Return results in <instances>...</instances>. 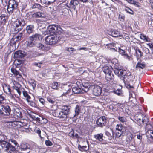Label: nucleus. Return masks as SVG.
<instances>
[{"instance_id":"nucleus-46","label":"nucleus","mask_w":153,"mask_h":153,"mask_svg":"<svg viewBox=\"0 0 153 153\" xmlns=\"http://www.w3.org/2000/svg\"><path fill=\"white\" fill-rule=\"evenodd\" d=\"M123 57L124 58L129 61L133 59L132 56H130L128 55L127 53L123 56Z\"/></svg>"},{"instance_id":"nucleus-37","label":"nucleus","mask_w":153,"mask_h":153,"mask_svg":"<svg viewBox=\"0 0 153 153\" xmlns=\"http://www.w3.org/2000/svg\"><path fill=\"white\" fill-rule=\"evenodd\" d=\"M6 22L5 17L1 15L0 16V25H4Z\"/></svg>"},{"instance_id":"nucleus-25","label":"nucleus","mask_w":153,"mask_h":153,"mask_svg":"<svg viewBox=\"0 0 153 153\" xmlns=\"http://www.w3.org/2000/svg\"><path fill=\"white\" fill-rule=\"evenodd\" d=\"M34 27L33 25H29L27 26L26 30L27 33L29 34L32 33L34 32Z\"/></svg>"},{"instance_id":"nucleus-60","label":"nucleus","mask_w":153,"mask_h":153,"mask_svg":"<svg viewBox=\"0 0 153 153\" xmlns=\"http://www.w3.org/2000/svg\"><path fill=\"white\" fill-rule=\"evenodd\" d=\"M67 51H75V50H74V49L72 47L67 48Z\"/></svg>"},{"instance_id":"nucleus-4","label":"nucleus","mask_w":153,"mask_h":153,"mask_svg":"<svg viewBox=\"0 0 153 153\" xmlns=\"http://www.w3.org/2000/svg\"><path fill=\"white\" fill-rule=\"evenodd\" d=\"M60 36H48L45 38V42L46 44L52 45L55 44L60 40Z\"/></svg>"},{"instance_id":"nucleus-59","label":"nucleus","mask_w":153,"mask_h":153,"mask_svg":"<svg viewBox=\"0 0 153 153\" xmlns=\"http://www.w3.org/2000/svg\"><path fill=\"white\" fill-rule=\"evenodd\" d=\"M135 6L138 7H140L141 4L139 2L135 1L134 4Z\"/></svg>"},{"instance_id":"nucleus-53","label":"nucleus","mask_w":153,"mask_h":153,"mask_svg":"<svg viewBox=\"0 0 153 153\" xmlns=\"http://www.w3.org/2000/svg\"><path fill=\"white\" fill-rule=\"evenodd\" d=\"M118 109H123V104L120 103H117V105Z\"/></svg>"},{"instance_id":"nucleus-17","label":"nucleus","mask_w":153,"mask_h":153,"mask_svg":"<svg viewBox=\"0 0 153 153\" xmlns=\"http://www.w3.org/2000/svg\"><path fill=\"white\" fill-rule=\"evenodd\" d=\"M131 131H125V134L126 136V139L127 141L129 142L131 141L134 137Z\"/></svg>"},{"instance_id":"nucleus-52","label":"nucleus","mask_w":153,"mask_h":153,"mask_svg":"<svg viewBox=\"0 0 153 153\" xmlns=\"http://www.w3.org/2000/svg\"><path fill=\"white\" fill-rule=\"evenodd\" d=\"M45 144L47 146H51L53 145L52 142L49 140H46L45 141Z\"/></svg>"},{"instance_id":"nucleus-23","label":"nucleus","mask_w":153,"mask_h":153,"mask_svg":"<svg viewBox=\"0 0 153 153\" xmlns=\"http://www.w3.org/2000/svg\"><path fill=\"white\" fill-rule=\"evenodd\" d=\"M102 69L105 74H107L112 73V70L113 69V68L111 66L109 67L106 65H105L102 68Z\"/></svg>"},{"instance_id":"nucleus-29","label":"nucleus","mask_w":153,"mask_h":153,"mask_svg":"<svg viewBox=\"0 0 153 153\" xmlns=\"http://www.w3.org/2000/svg\"><path fill=\"white\" fill-rule=\"evenodd\" d=\"M105 77L106 79L108 81L112 80L114 79V76L112 74V72L105 74Z\"/></svg>"},{"instance_id":"nucleus-42","label":"nucleus","mask_w":153,"mask_h":153,"mask_svg":"<svg viewBox=\"0 0 153 153\" xmlns=\"http://www.w3.org/2000/svg\"><path fill=\"white\" fill-rule=\"evenodd\" d=\"M23 94L24 96L26 98V100L28 102H30L29 100L31 98L30 96L28 95L27 92L26 91H23Z\"/></svg>"},{"instance_id":"nucleus-30","label":"nucleus","mask_w":153,"mask_h":153,"mask_svg":"<svg viewBox=\"0 0 153 153\" xmlns=\"http://www.w3.org/2000/svg\"><path fill=\"white\" fill-rule=\"evenodd\" d=\"M70 107L69 105H63L62 107L61 110L68 115L70 111Z\"/></svg>"},{"instance_id":"nucleus-20","label":"nucleus","mask_w":153,"mask_h":153,"mask_svg":"<svg viewBox=\"0 0 153 153\" xmlns=\"http://www.w3.org/2000/svg\"><path fill=\"white\" fill-rule=\"evenodd\" d=\"M113 85H112V86H111V88H110V87L109 86H108V89H112L113 90L111 91L112 92H113L114 94H117L118 95H120L122 94V87H121V88H117L116 90L114 88H113Z\"/></svg>"},{"instance_id":"nucleus-31","label":"nucleus","mask_w":153,"mask_h":153,"mask_svg":"<svg viewBox=\"0 0 153 153\" xmlns=\"http://www.w3.org/2000/svg\"><path fill=\"white\" fill-rule=\"evenodd\" d=\"M140 39L145 42H150V39L146 35L143 34H141L140 35Z\"/></svg>"},{"instance_id":"nucleus-48","label":"nucleus","mask_w":153,"mask_h":153,"mask_svg":"<svg viewBox=\"0 0 153 153\" xmlns=\"http://www.w3.org/2000/svg\"><path fill=\"white\" fill-rule=\"evenodd\" d=\"M22 127L21 128V129L22 131H25L26 132H28L29 131V127H27V126H21Z\"/></svg>"},{"instance_id":"nucleus-19","label":"nucleus","mask_w":153,"mask_h":153,"mask_svg":"<svg viewBox=\"0 0 153 153\" xmlns=\"http://www.w3.org/2000/svg\"><path fill=\"white\" fill-rule=\"evenodd\" d=\"M108 34L114 37H118L122 36L120 32L116 30H113L109 32Z\"/></svg>"},{"instance_id":"nucleus-3","label":"nucleus","mask_w":153,"mask_h":153,"mask_svg":"<svg viewBox=\"0 0 153 153\" xmlns=\"http://www.w3.org/2000/svg\"><path fill=\"white\" fill-rule=\"evenodd\" d=\"M25 24L24 19H17L13 24V30L15 33H18L22 29Z\"/></svg>"},{"instance_id":"nucleus-16","label":"nucleus","mask_w":153,"mask_h":153,"mask_svg":"<svg viewBox=\"0 0 153 153\" xmlns=\"http://www.w3.org/2000/svg\"><path fill=\"white\" fill-rule=\"evenodd\" d=\"M134 48L135 51V55L136 56L137 60H138L143 56V53L137 47L135 46Z\"/></svg>"},{"instance_id":"nucleus-61","label":"nucleus","mask_w":153,"mask_h":153,"mask_svg":"<svg viewBox=\"0 0 153 153\" xmlns=\"http://www.w3.org/2000/svg\"><path fill=\"white\" fill-rule=\"evenodd\" d=\"M39 100L42 104H44L45 100L44 99L42 98H39Z\"/></svg>"},{"instance_id":"nucleus-27","label":"nucleus","mask_w":153,"mask_h":153,"mask_svg":"<svg viewBox=\"0 0 153 153\" xmlns=\"http://www.w3.org/2000/svg\"><path fill=\"white\" fill-rule=\"evenodd\" d=\"M146 67V64L144 62H143L141 59H140L138 61L136 66V68H140L141 69H144Z\"/></svg>"},{"instance_id":"nucleus-21","label":"nucleus","mask_w":153,"mask_h":153,"mask_svg":"<svg viewBox=\"0 0 153 153\" xmlns=\"http://www.w3.org/2000/svg\"><path fill=\"white\" fill-rule=\"evenodd\" d=\"M116 44L114 42H111L106 44V46L111 51L117 52V48L116 47Z\"/></svg>"},{"instance_id":"nucleus-62","label":"nucleus","mask_w":153,"mask_h":153,"mask_svg":"<svg viewBox=\"0 0 153 153\" xmlns=\"http://www.w3.org/2000/svg\"><path fill=\"white\" fill-rule=\"evenodd\" d=\"M30 84L32 87V88L34 89V88L36 87V84L35 82V81H32L31 83Z\"/></svg>"},{"instance_id":"nucleus-39","label":"nucleus","mask_w":153,"mask_h":153,"mask_svg":"<svg viewBox=\"0 0 153 153\" xmlns=\"http://www.w3.org/2000/svg\"><path fill=\"white\" fill-rule=\"evenodd\" d=\"M78 149L79 150L81 151H87L88 149V148H87L86 146H81L80 145H78Z\"/></svg>"},{"instance_id":"nucleus-64","label":"nucleus","mask_w":153,"mask_h":153,"mask_svg":"<svg viewBox=\"0 0 153 153\" xmlns=\"http://www.w3.org/2000/svg\"><path fill=\"white\" fill-rule=\"evenodd\" d=\"M44 48V45L40 43L39 44V48L41 49H43Z\"/></svg>"},{"instance_id":"nucleus-40","label":"nucleus","mask_w":153,"mask_h":153,"mask_svg":"<svg viewBox=\"0 0 153 153\" xmlns=\"http://www.w3.org/2000/svg\"><path fill=\"white\" fill-rule=\"evenodd\" d=\"M51 0H40V2L42 5L45 4V5H49L53 3L51 2Z\"/></svg>"},{"instance_id":"nucleus-51","label":"nucleus","mask_w":153,"mask_h":153,"mask_svg":"<svg viewBox=\"0 0 153 153\" xmlns=\"http://www.w3.org/2000/svg\"><path fill=\"white\" fill-rule=\"evenodd\" d=\"M35 45L33 41L30 40V42H28L27 44V46L29 47H31Z\"/></svg>"},{"instance_id":"nucleus-47","label":"nucleus","mask_w":153,"mask_h":153,"mask_svg":"<svg viewBox=\"0 0 153 153\" xmlns=\"http://www.w3.org/2000/svg\"><path fill=\"white\" fill-rule=\"evenodd\" d=\"M118 18L120 21L123 22L124 21L125 19V16L124 14L120 13L119 14Z\"/></svg>"},{"instance_id":"nucleus-36","label":"nucleus","mask_w":153,"mask_h":153,"mask_svg":"<svg viewBox=\"0 0 153 153\" xmlns=\"http://www.w3.org/2000/svg\"><path fill=\"white\" fill-rule=\"evenodd\" d=\"M11 70L12 72L18 77L19 78L21 77V75L14 68H12Z\"/></svg>"},{"instance_id":"nucleus-34","label":"nucleus","mask_w":153,"mask_h":153,"mask_svg":"<svg viewBox=\"0 0 153 153\" xmlns=\"http://www.w3.org/2000/svg\"><path fill=\"white\" fill-rule=\"evenodd\" d=\"M27 144L22 143L21 145V151L28 150L27 152H29V147L27 145Z\"/></svg>"},{"instance_id":"nucleus-49","label":"nucleus","mask_w":153,"mask_h":153,"mask_svg":"<svg viewBox=\"0 0 153 153\" xmlns=\"http://www.w3.org/2000/svg\"><path fill=\"white\" fill-rule=\"evenodd\" d=\"M56 103H55V104H53L51 107V110L53 111V112H55L56 110H59L57 109L58 108V107L57 105H56Z\"/></svg>"},{"instance_id":"nucleus-35","label":"nucleus","mask_w":153,"mask_h":153,"mask_svg":"<svg viewBox=\"0 0 153 153\" xmlns=\"http://www.w3.org/2000/svg\"><path fill=\"white\" fill-rule=\"evenodd\" d=\"M47 101L50 103L53 104L56 103L55 101V99L51 97L48 96L47 97Z\"/></svg>"},{"instance_id":"nucleus-7","label":"nucleus","mask_w":153,"mask_h":153,"mask_svg":"<svg viewBox=\"0 0 153 153\" xmlns=\"http://www.w3.org/2000/svg\"><path fill=\"white\" fill-rule=\"evenodd\" d=\"M79 4L78 1L77 0H70V1H68L67 2L66 4V6L68 8V9L65 8V11H68L69 10H75L76 8V7Z\"/></svg>"},{"instance_id":"nucleus-15","label":"nucleus","mask_w":153,"mask_h":153,"mask_svg":"<svg viewBox=\"0 0 153 153\" xmlns=\"http://www.w3.org/2000/svg\"><path fill=\"white\" fill-rule=\"evenodd\" d=\"M26 53L24 51H18L15 52L14 57L15 58H22L26 55Z\"/></svg>"},{"instance_id":"nucleus-5","label":"nucleus","mask_w":153,"mask_h":153,"mask_svg":"<svg viewBox=\"0 0 153 153\" xmlns=\"http://www.w3.org/2000/svg\"><path fill=\"white\" fill-rule=\"evenodd\" d=\"M49 33L53 35L56 33H59L61 32L62 29L60 27L55 25H49L48 28Z\"/></svg>"},{"instance_id":"nucleus-1","label":"nucleus","mask_w":153,"mask_h":153,"mask_svg":"<svg viewBox=\"0 0 153 153\" xmlns=\"http://www.w3.org/2000/svg\"><path fill=\"white\" fill-rule=\"evenodd\" d=\"M114 73L117 75L121 79L123 80L125 84L127 83V82L133 81L134 79L133 76L131 74V73L128 71L117 68H114Z\"/></svg>"},{"instance_id":"nucleus-8","label":"nucleus","mask_w":153,"mask_h":153,"mask_svg":"<svg viewBox=\"0 0 153 153\" xmlns=\"http://www.w3.org/2000/svg\"><path fill=\"white\" fill-rule=\"evenodd\" d=\"M124 127L121 124L116 125L115 127V134L116 137L118 138L120 137L124 132Z\"/></svg>"},{"instance_id":"nucleus-28","label":"nucleus","mask_w":153,"mask_h":153,"mask_svg":"<svg viewBox=\"0 0 153 153\" xmlns=\"http://www.w3.org/2000/svg\"><path fill=\"white\" fill-rule=\"evenodd\" d=\"M3 88L4 91L6 94H8L12 95L11 93V91L10 89L9 85L4 84L3 86Z\"/></svg>"},{"instance_id":"nucleus-6","label":"nucleus","mask_w":153,"mask_h":153,"mask_svg":"<svg viewBox=\"0 0 153 153\" xmlns=\"http://www.w3.org/2000/svg\"><path fill=\"white\" fill-rule=\"evenodd\" d=\"M18 4L14 0H10L8 6L7 10L9 14H12L17 8Z\"/></svg>"},{"instance_id":"nucleus-38","label":"nucleus","mask_w":153,"mask_h":153,"mask_svg":"<svg viewBox=\"0 0 153 153\" xmlns=\"http://www.w3.org/2000/svg\"><path fill=\"white\" fill-rule=\"evenodd\" d=\"M124 128L125 131H133V130L132 126L131 124H128Z\"/></svg>"},{"instance_id":"nucleus-56","label":"nucleus","mask_w":153,"mask_h":153,"mask_svg":"<svg viewBox=\"0 0 153 153\" xmlns=\"http://www.w3.org/2000/svg\"><path fill=\"white\" fill-rule=\"evenodd\" d=\"M70 90H68L66 92L62 94V97L63 96H66V97L67 96L68 94V95H69L70 94Z\"/></svg>"},{"instance_id":"nucleus-14","label":"nucleus","mask_w":153,"mask_h":153,"mask_svg":"<svg viewBox=\"0 0 153 153\" xmlns=\"http://www.w3.org/2000/svg\"><path fill=\"white\" fill-rule=\"evenodd\" d=\"M102 92V88L98 85L94 86L93 90V94L95 96H98L100 95Z\"/></svg>"},{"instance_id":"nucleus-32","label":"nucleus","mask_w":153,"mask_h":153,"mask_svg":"<svg viewBox=\"0 0 153 153\" xmlns=\"http://www.w3.org/2000/svg\"><path fill=\"white\" fill-rule=\"evenodd\" d=\"M125 10L127 13L133 15L134 14V11L132 9L130 8L129 7L124 5Z\"/></svg>"},{"instance_id":"nucleus-33","label":"nucleus","mask_w":153,"mask_h":153,"mask_svg":"<svg viewBox=\"0 0 153 153\" xmlns=\"http://www.w3.org/2000/svg\"><path fill=\"white\" fill-rule=\"evenodd\" d=\"M103 134L102 133L98 134L94 136V138L100 141H102L103 140Z\"/></svg>"},{"instance_id":"nucleus-13","label":"nucleus","mask_w":153,"mask_h":153,"mask_svg":"<svg viewBox=\"0 0 153 153\" xmlns=\"http://www.w3.org/2000/svg\"><path fill=\"white\" fill-rule=\"evenodd\" d=\"M22 33H19V34L16 35L14 36L13 38L10 40V44L11 45H15L16 43L17 42H18L21 39Z\"/></svg>"},{"instance_id":"nucleus-58","label":"nucleus","mask_w":153,"mask_h":153,"mask_svg":"<svg viewBox=\"0 0 153 153\" xmlns=\"http://www.w3.org/2000/svg\"><path fill=\"white\" fill-rule=\"evenodd\" d=\"M21 123L19 121H15L13 123H12V125H13V124H14L16 126L19 125L20 126H21V125H20Z\"/></svg>"},{"instance_id":"nucleus-9","label":"nucleus","mask_w":153,"mask_h":153,"mask_svg":"<svg viewBox=\"0 0 153 153\" xmlns=\"http://www.w3.org/2000/svg\"><path fill=\"white\" fill-rule=\"evenodd\" d=\"M11 110L8 105H0V115L2 116H8L10 114Z\"/></svg>"},{"instance_id":"nucleus-43","label":"nucleus","mask_w":153,"mask_h":153,"mask_svg":"<svg viewBox=\"0 0 153 153\" xmlns=\"http://www.w3.org/2000/svg\"><path fill=\"white\" fill-rule=\"evenodd\" d=\"M58 83L57 82H54L51 85V88L53 89H57L59 87Z\"/></svg>"},{"instance_id":"nucleus-22","label":"nucleus","mask_w":153,"mask_h":153,"mask_svg":"<svg viewBox=\"0 0 153 153\" xmlns=\"http://www.w3.org/2000/svg\"><path fill=\"white\" fill-rule=\"evenodd\" d=\"M146 134L148 140L151 141H153V131L149 130L146 132Z\"/></svg>"},{"instance_id":"nucleus-63","label":"nucleus","mask_w":153,"mask_h":153,"mask_svg":"<svg viewBox=\"0 0 153 153\" xmlns=\"http://www.w3.org/2000/svg\"><path fill=\"white\" fill-rule=\"evenodd\" d=\"M127 0V1L128 2L131 4H134V2H135V1L134 0Z\"/></svg>"},{"instance_id":"nucleus-10","label":"nucleus","mask_w":153,"mask_h":153,"mask_svg":"<svg viewBox=\"0 0 153 153\" xmlns=\"http://www.w3.org/2000/svg\"><path fill=\"white\" fill-rule=\"evenodd\" d=\"M53 115L57 117L60 119H62L63 120H65L68 114L62 110H56L55 112H53Z\"/></svg>"},{"instance_id":"nucleus-54","label":"nucleus","mask_w":153,"mask_h":153,"mask_svg":"<svg viewBox=\"0 0 153 153\" xmlns=\"http://www.w3.org/2000/svg\"><path fill=\"white\" fill-rule=\"evenodd\" d=\"M147 45L153 53V43H149Z\"/></svg>"},{"instance_id":"nucleus-12","label":"nucleus","mask_w":153,"mask_h":153,"mask_svg":"<svg viewBox=\"0 0 153 153\" xmlns=\"http://www.w3.org/2000/svg\"><path fill=\"white\" fill-rule=\"evenodd\" d=\"M80 83L79 81H77L76 82L77 87H74L72 88V91L74 94H81L83 93L82 90H81L82 86L81 84H79Z\"/></svg>"},{"instance_id":"nucleus-24","label":"nucleus","mask_w":153,"mask_h":153,"mask_svg":"<svg viewBox=\"0 0 153 153\" xmlns=\"http://www.w3.org/2000/svg\"><path fill=\"white\" fill-rule=\"evenodd\" d=\"M81 106L79 104H77L76 105L75 108V114L74 116V117L78 116L81 112Z\"/></svg>"},{"instance_id":"nucleus-45","label":"nucleus","mask_w":153,"mask_h":153,"mask_svg":"<svg viewBox=\"0 0 153 153\" xmlns=\"http://www.w3.org/2000/svg\"><path fill=\"white\" fill-rule=\"evenodd\" d=\"M30 117L34 121H38V117L37 114L35 113L33 114L30 115Z\"/></svg>"},{"instance_id":"nucleus-44","label":"nucleus","mask_w":153,"mask_h":153,"mask_svg":"<svg viewBox=\"0 0 153 153\" xmlns=\"http://www.w3.org/2000/svg\"><path fill=\"white\" fill-rule=\"evenodd\" d=\"M118 119L120 122L122 123L126 122L127 121L126 117L124 116H119Z\"/></svg>"},{"instance_id":"nucleus-55","label":"nucleus","mask_w":153,"mask_h":153,"mask_svg":"<svg viewBox=\"0 0 153 153\" xmlns=\"http://www.w3.org/2000/svg\"><path fill=\"white\" fill-rule=\"evenodd\" d=\"M13 88L16 91L19 95H20L21 92L20 91L19 88L16 86H13Z\"/></svg>"},{"instance_id":"nucleus-57","label":"nucleus","mask_w":153,"mask_h":153,"mask_svg":"<svg viewBox=\"0 0 153 153\" xmlns=\"http://www.w3.org/2000/svg\"><path fill=\"white\" fill-rule=\"evenodd\" d=\"M105 134L108 137V139L111 140L112 139V137L111 134L108 131H106L105 133Z\"/></svg>"},{"instance_id":"nucleus-50","label":"nucleus","mask_w":153,"mask_h":153,"mask_svg":"<svg viewBox=\"0 0 153 153\" xmlns=\"http://www.w3.org/2000/svg\"><path fill=\"white\" fill-rule=\"evenodd\" d=\"M119 51L120 54H121L123 56L126 53V52L125 51V50L121 49L120 48H119Z\"/></svg>"},{"instance_id":"nucleus-11","label":"nucleus","mask_w":153,"mask_h":153,"mask_svg":"<svg viewBox=\"0 0 153 153\" xmlns=\"http://www.w3.org/2000/svg\"><path fill=\"white\" fill-rule=\"evenodd\" d=\"M107 120L105 116L100 117L96 121V123L98 126L103 127L106 125Z\"/></svg>"},{"instance_id":"nucleus-18","label":"nucleus","mask_w":153,"mask_h":153,"mask_svg":"<svg viewBox=\"0 0 153 153\" xmlns=\"http://www.w3.org/2000/svg\"><path fill=\"white\" fill-rule=\"evenodd\" d=\"M147 119V118L145 116L143 117L142 119L138 118L136 119L138 125L141 126H143L145 124H146L148 122Z\"/></svg>"},{"instance_id":"nucleus-2","label":"nucleus","mask_w":153,"mask_h":153,"mask_svg":"<svg viewBox=\"0 0 153 153\" xmlns=\"http://www.w3.org/2000/svg\"><path fill=\"white\" fill-rule=\"evenodd\" d=\"M0 145L4 150L8 151V153H13L16 150L14 146L4 140H0Z\"/></svg>"},{"instance_id":"nucleus-26","label":"nucleus","mask_w":153,"mask_h":153,"mask_svg":"<svg viewBox=\"0 0 153 153\" xmlns=\"http://www.w3.org/2000/svg\"><path fill=\"white\" fill-rule=\"evenodd\" d=\"M48 122V120L43 116H41L39 115V124L43 125L45 124Z\"/></svg>"},{"instance_id":"nucleus-41","label":"nucleus","mask_w":153,"mask_h":153,"mask_svg":"<svg viewBox=\"0 0 153 153\" xmlns=\"http://www.w3.org/2000/svg\"><path fill=\"white\" fill-rule=\"evenodd\" d=\"M37 38H38V33L35 34L29 37L30 40L31 41L36 40Z\"/></svg>"}]
</instances>
